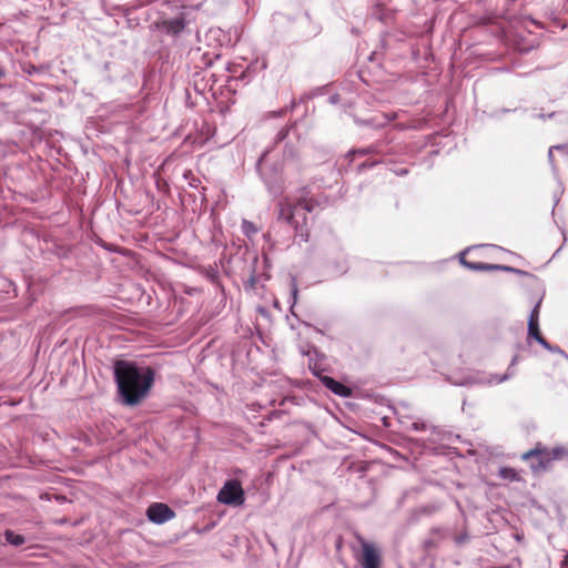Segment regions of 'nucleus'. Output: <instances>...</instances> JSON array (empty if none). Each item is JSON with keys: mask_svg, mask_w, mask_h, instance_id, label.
<instances>
[{"mask_svg": "<svg viewBox=\"0 0 568 568\" xmlns=\"http://www.w3.org/2000/svg\"><path fill=\"white\" fill-rule=\"evenodd\" d=\"M114 377L123 402L133 406L149 394L154 382V372L150 367L140 368L134 363L116 361Z\"/></svg>", "mask_w": 568, "mask_h": 568, "instance_id": "obj_1", "label": "nucleus"}, {"mask_svg": "<svg viewBox=\"0 0 568 568\" xmlns=\"http://www.w3.org/2000/svg\"><path fill=\"white\" fill-rule=\"evenodd\" d=\"M317 201L314 197L302 194L297 199L284 197L277 203V219L292 226L295 235L307 242L311 235L308 216Z\"/></svg>", "mask_w": 568, "mask_h": 568, "instance_id": "obj_2", "label": "nucleus"}, {"mask_svg": "<svg viewBox=\"0 0 568 568\" xmlns=\"http://www.w3.org/2000/svg\"><path fill=\"white\" fill-rule=\"evenodd\" d=\"M562 456V449L555 448L549 450L537 444L535 448L523 454L524 460H531L530 468L532 471L538 473L546 470L552 460L560 459Z\"/></svg>", "mask_w": 568, "mask_h": 568, "instance_id": "obj_3", "label": "nucleus"}, {"mask_svg": "<svg viewBox=\"0 0 568 568\" xmlns=\"http://www.w3.org/2000/svg\"><path fill=\"white\" fill-rule=\"evenodd\" d=\"M217 500L225 505H242L245 498L241 483L237 480H227L220 489Z\"/></svg>", "mask_w": 568, "mask_h": 568, "instance_id": "obj_4", "label": "nucleus"}, {"mask_svg": "<svg viewBox=\"0 0 568 568\" xmlns=\"http://www.w3.org/2000/svg\"><path fill=\"white\" fill-rule=\"evenodd\" d=\"M358 541L362 548V555L358 559L362 568H382L383 561L378 547L362 537L358 538Z\"/></svg>", "mask_w": 568, "mask_h": 568, "instance_id": "obj_5", "label": "nucleus"}, {"mask_svg": "<svg viewBox=\"0 0 568 568\" xmlns=\"http://www.w3.org/2000/svg\"><path fill=\"white\" fill-rule=\"evenodd\" d=\"M148 518L155 524H163L174 518V511L165 504L154 503L146 510Z\"/></svg>", "mask_w": 568, "mask_h": 568, "instance_id": "obj_6", "label": "nucleus"}, {"mask_svg": "<svg viewBox=\"0 0 568 568\" xmlns=\"http://www.w3.org/2000/svg\"><path fill=\"white\" fill-rule=\"evenodd\" d=\"M155 24L159 30L169 34H178L185 28V21L183 17L162 19L156 21Z\"/></svg>", "mask_w": 568, "mask_h": 568, "instance_id": "obj_7", "label": "nucleus"}, {"mask_svg": "<svg viewBox=\"0 0 568 568\" xmlns=\"http://www.w3.org/2000/svg\"><path fill=\"white\" fill-rule=\"evenodd\" d=\"M322 383L334 394L342 396V397H348L352 394V390L349 387L345 386L344 384L335 381L333 377L324 376L322 377Z\"/></svg>", "mask_w": 568, "mask_h": 568, "instance_id": "obj_8", "label": "nucleus"}, {"mask_svg": "<svg viewBox=\"0 0 568 568\" xmlns=\"http://www.w3.org/2000/svg\"><path fill=\"white\" fill-rule=\"evenodd\" d=\"M528 334L532 338H535L540 345H542L546 348H549L548 342L545 339V337L541 335L539 331V322L535 323V321L528 322Z\"/></svg>", "mask_w": 568, "mask_h": 568, "instance_id": "obj_9", "label": "nucleus"}, {"mask_svg": "<svg viewBox=\"0 0 568 568\" xmlns=\"http://www.w3.org/2000/svg\"><path fill=\"white\" fill-rule=\"evenodd\" d=\"M466 252L462 254L460 256V262L467 266L468 268L470 270H474V271H487V270H496V268H500V266L498 265H493V264H485V263H480V262H470V261H467L466 257Z\"/></svg>", "mask_w": 568, "mask_h": 568, "instance_id": "obj_10", "label": "nucleus"}, {"mask_svg": "<svg viewBox=\"0 0 568 568\" xmlns=\"http://www.w3.org/2000/svg\"><path fill=\"white\" fill-rule=\"evenodd\" d=\"M499 476L503 479H506L509 481H519L520 480L519 474L517 473V470L515 468H511V467H501L499 469Z\"/></svg>", "mask_w": 568, "mask_h": 568, "instance_id": "obj_11", "label": "nucleus"}, {"mask_svg": "<svg viewBox=\"0 0 568 568\" xmlns=\"http://www.w3.org/2000/svg\"><path fill=\"white\" fill-rule=\"evenodd\" d=\"M6 540L13 546H21L24 542V537L22 535L14 534L11 530L6 531Z\"/></svg>", "mask_w": 568, "mask_h": 568, "instance_id": "obj_12", "label": "nucleus"}, {"mask_svg": "<svg viewBox=\"0 0 568 568\" xmlns=\"http://www.w3.org/2000/svg\"><path fill=\"white\" fill-rule=\"evenodd\" d=\"M498 17L494 14L483 16L478 19L477 24L479 26H488V24H497Z\"/></svg>", "mask_w": 568, "mask_h": 568, "instance_id": "obj_13", "label": "nucleus"}, {"mask_svg": "<svg viewBox=\"0 0 568 568\" xmlns=\"http://www.w3.org/2000/svg\"><path fill=\"white\" fill-rule=\"evenodd\" d=\"M243 231L244 233L250 236L257 233V227L254 225V223L248 221H243Z\"/></svg>", "mask_w": 568, "mask_h": 568, "instance_id": "obj_14", "label": "nucleus"}, {"mask_svg": "<svg viewBox=\"0 0 568 568\" xmlns=\"http://www.w3.org/2000/svg\"><path fill=\"white\" fill-rule=\"evenodd\" d=\"M540 301L536 304L535 308L532 310L529 321H535V323L539 322V307H540Z\"/></svg>", "mask_w": 568, "mask_h": 568, "instance_id": "obj_15", "label": "nucleus"}, {"mask_svg": "<svg viewBox=\"0 0 568 568\" xmlns=\"http://www.w3.org/2000/svg\"><path fill=\"white\" fill-rule=\"evenodd\" d=\"M375 165V162H363L359 166H358V170L362 171L364 169H368V168H373Z\"/></svg>", "mask_w": 568, "mask_h": 568, "instance_id": "obj_16", "label": "nucleus"}, {"mask_svg": "<svg viewBox=\"0 0 568 568\" xmlns=\"http://www.w3.org/2000/svg\"><path fill=\"white\" fill-rule=\"evenodd\" d=\"M354 154H359V155H365V154H368L369 153V150L368 149H363V150H357V151H354L353 152Z\"/></svg>", "mask_w": 568, "mask_h": 568, "instance_id": "obj_17", "label": "nucleus"}, {"mask_svg": "<svg viewBox=\"0 0 568 568\" xmlns=\"http://www.w3.org/2000/svg\"><path fill=\"white\" fill-rule=\"evenodd\" d=\"M560 568H568V555L565 556L564 560L560 562Z\"/></svg>", "mask_w": 568, "mask_h": 568, "instance_id": "obj_18", "label": "nucleus"}, {"mask_svg": "<svg viewBox=\"0 0 568 568\" xmlns=\"http://www.w3.org/2000/svg\"><path fill=\"white\" fill-rule=\"evenodd\" d=\"M407 173H408L407 169H402L400 171L396 172V174H398V175H404V174H407Z\"/></svg>", "mask_w": 568, "mask_h": 568, "instance_id": "obj_19", "label": "nucleus"}, {"mask_svg": "<svg viewBox=\"0 0 568 568\" xmlns=\"http://www.w3.org/2000/svg\"><path fill=\"white\" fill-rule=\"evenodd\" d=\"M554 149H559V146H551L550 150H549V156H552V150Z\"/></svg>", "mask_w": 568, "mask_h": 568, "instance_id": "obj_20", "label": "nucleus"}, {"mask_svg": "<svg viewBox=\"0 0 568 568\" xmlns=\"http://www.w3.org/2000/svg\"><path fill=\"white\" fill-rule=\"evenodd\" d=\"M4 77V72L2 69H0V79H2Z\"/></svg>", "mask_w": 568, "mask_h": 568, "instance_id": "obj_21", "label": "nucleus"}]
</instances>
